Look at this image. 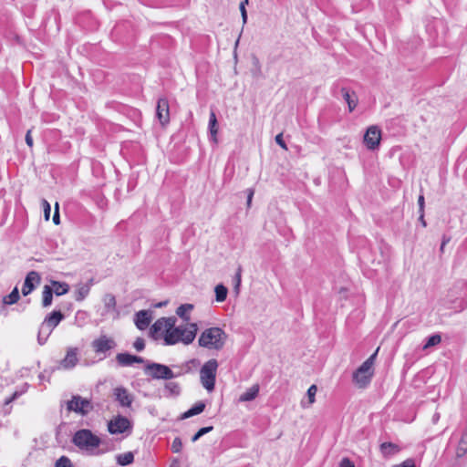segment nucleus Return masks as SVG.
<instances>
[{"mask_svg": "<svg viewBox=\"0 0 467 467\" xmlns=\"http://www.w3.org/2000/svg\"><path fill=\"white\" fill-rule=\"evenodd\" d=\"M176 321L174 317H161L151 326L150 333L155 337H161L167 346L192 343L198 331L197 324L188 323L187 326L176 327Z\"/></svg>", "mask_w": 467, "mask_h": 467, "instance_id": "nucleus-1", "label": "nucleus"}, {"mask_svg": "<svg viewBox=\"0 0 467 467\" xmlns=\"http://www.w3.org/2000/svg\"><path fill=\"white\" fill-rule=\"evenodd\" d=\"M227 334L220 327H213L204 329L198 339L200 347L210 350H221L226 342Z\"/></svg>", "mask_w": 467, "mask_h": 467, "instance_id": "nucleus-2", "label": "nucleus"}, {"mask_svg": "<svg viewBox=\"0 0 467 467\" xmlns=\"http://www.w3.org/2000/svg\"><path fill=\"white\" fill-rule=\"evenodd\" d=\"M72 443L81 451L90 454H97L96 451L99 447L101 440L90 430L81 429L74 433Z\"/></svg>", "mask_w": 467, "mask_h": 467, "instance_id": "nucleus-3", "label": "nucleus"}, {"mask_svg": "<svg viewBox=\"0 0 467 467\" xmlns=\"http://www.w3.org/2000/svg\"><path fill=\"white\" fill-rule=\"evenodd\" d=\"M379 352V348L376 351L367 358L360 367L353 373V381L359 388L367 387L374 375V363Z\"/></svg>", "mask_w": 467, "mask_h": 467, "instance_id": "nucleus-4", "label": "nucleus"}, {"mask_svg": "<svg viewBox=\"0 0 467 467\" xmlns=\"http://www.w3.org/2000/svg\"><path fill=\"white\" fill-rule=\"evenodd\" d=\"M218 367V361L211 358L200 369L201 384L209 392L214 389Z\"/></svg>", "mask_w": 467, "mask_h": 467, "instance_id": "nucleus-5", "label": "nucleus"}, {"mask_svg": "<svg viewBox=\"0 0 467 467\" xmlns=\"http://www.w3.org/2000/svg\"><path fill=\"white\" fill-rule=\"evenodd\" d=\"M67 410L84 417L94 410V405L89 399L73 395L71 400L67 402Z\"/></svg>", "mask_w": 467, "mask_h": 467, "instance_id": "nucleus-6", "label": "nucleus"}, {"mask_svg": "<svg viewBox=\"0 0 467 467\" xmlns=\"http://www.w3.org/2000/svg\"><path fill=\"white\" fill-rule=\"evenodd\" d=\"M145 374L155 379H171L176 377L172 370L166 365L149 362L144 368Z\"/></svg>", "mask_w": 467, "mask_h": 467, "instance_id": "nucleus-7", "label": "nucleus"}, {"mask_svg": "<svg viewBox=\"0 0 467 467\" xmlns=\"http://www.w3.org/2000/svg\"><path fill=\"white\" fill-rule=\"evenodd\" d=\"M117 346L116 341L106 335H101L98 338L94 339L91 343V347L95 353L105 354L108 351L115 348Z\"/></svg>", "mask_w": 467, "mask_h": 467, "instance_id": "nucleus-8", "label": "nucleus"}, {"mask_svg": "<svg viewBox=\"0 0 467 467\" xmlns=\"http://www.w3.org/2000/svg\"><path fill=\"white\" fill-rule=\"evenodd\" d=\"M364 143L369 150H375L379 147L381 140V130L378 126L372 125L367 129L364 135Z\"/></svg>", "mask_w": 467, "mask_h": 467, "instance_id": "nucleus-9", "label": "nucleus"}, {"mask_svg": "<svg viewBox=\"0 0 467 467\" xmlns=\"http://www.w3.org/2000/svg\"><path fill=\"white\" fill-rule=\"evenodd\" d=\"M130 428V422L126 417L117 416L108 424V430L111 434H120Z\"/></svg>", "mask_w": 467, "mask_h": 467, "instance_id": "nucleus-10", "label": "nucleus"}, {"mask_svg": "<svg viewBox=\"0 0 467 467\" xmlns=\"http://www.w3.org/2000/svg\"><path fill=\"white\" fill-rule=\"evenodd\" d=\"M40 275L36 271H30L26 278L22 287L23 296H28L36 287V285L40 283Z\"/></svg>", "mask_w": 467, "mask_h": 467, "instance_id": "nucleus-11", "label": "nucleus"}, {"mask_svg": "<svg viewBox=\"0 0 467 467\" xmlns=\"http://www.w3.org/2000/svg\"><path fill=\"white\" fill-rule=\"evenodd\" d=\"M115 400L122 407H130L133 402V396L124 387H117L113 389Z\"/></svg>", "mask_w": 467, "mask_h": 467, "instance_id": "nucleus-12", "label": "nucleus"}, {"mask_svg": "<svg viewBox=\"0 0 467 467\" xmlns=\"http://www.w3.org/2000/svg\"><path fill=\"white\" fill-rule=\"evenodd\" d=\"M78 362V348H69L67 350L65 358L60 361V368L63 369H72Z\"/></svg>", "mask_w": 467, "mask_h": 467, "instance_id": "nucleus-13", "label": "nucleus"}, {"mask_svg": "<svg viewBox=\"0 0 467 467\" xmlns=\"http://www.w3.org/2000/svg\"><path fill=\"white\" fill-rule=\"evenodd\" d=\"M116 360L120 367H130L134 363H144L143 358L131 355L130 353H119L116 356Z\"/></svg>", "mask_w": 467, "mask_h": 467, "instance_id": "nucleus-14", "label": "nucleus"}, {"mask_svg": "<svg viewBox=\"0 0 467 467\" xmlns=\"http://www.w3.org/2000/svg\"><path fill=\"white\" fill-rule=\"evenodd\" d=\"M150 320V315L146 310H140L135 315V325L140 330L146 329L149 327Z\"/></svg>", "mask_w": 467, "mask_h": 467, "instance_id": "nucleus-15", "label": "nucleus"}, {"mask_svg": "<svg viewBox=\"0 0 467 467\" xmlns=\"http://www.w3.org/2000/svg\"><path fill=\"white\" fill-rule=\"evenodd\" d=\"M63 318L64 315L60 311H53L45 317L42 324L53 330L63 320Z\"/></svg>", "mask_w": 467, "mask_h": 467, "instance_id": "nucleus-16", "label": "nucleus"}, {"mask_svg": "<svg viewBox=\"0 0 467 467\" xmlns=\"http://www.w3.org/2000/svg\"><path fill=\"white\" fill-rule=\"evenodd\" d=\"M379 450H380L381 454L385 458L391 457L400 451V446L393 442L381 443L379 446Z\"/></svg>", "mask_w": 467, "mask_h": 467, "instance_id": "nucleus-17", "label": "nucleus"}, {"mask_svg": "<svg viewBox=\"0 0 467 467\" xmlns=\"http://www.w3.org/2000/svg\"><path fill=\"white\" fill-rule=\"evenodd\" d=\"M344 100L348 106V109L351 112L357 106L358 98L355 92H350L347 88H341L340 89Z\"/></svg>", "mask_w": 467, "mask_h": 467, "instance_id": "nucleus-18", "label": "nucleus"}, {"mask_svg": "<svg viewBox=\"0 0 467 467\" xmlns=\"http://www.w3.org/2000/svg\"><path fill=\"white\" fill-rule=\"evenodd\" d=\"M260 387L258 384L253 385L251 388L246 389L240 397L239 401L240 402H246L254 400L259 393Z\"/></svg>", "mask_w": 467, "mask_h": 467, "instance_id": "nucleus-19", "label": "nucleus"}, {"mask_svg": "<svg viewBox=\"0 0 467 467\" xmlns=\"http://www.w3.org/2000/svg\"><path fill=\"white\" fill-rule=\"evenodd\" d=\"M92 285V279L89 280L88 284L78 285L75 291V299L77 301H83L90 292Z\"/></svg>", "mask_w": 467, "mask_h": 467, "instance_id": "nucleus-20", "label": "nucleus"}, {"mask_svg": "<svg viewBox=\"0 0 467 467\" xmlns=\"http://www.w3.org/2000/svg\"><path fill=\"white\" fill-rule=\"evenodd\" d=\"M194 308L192 304H182L176 309V315L183 321L189 322L191 319L190 313Z\"/></svg>", "mask_w": 467, "mask_h": 467, "instance_id": "nucleus-21", "label": "nucleus"}, {"mask_svg": "<svg viewBox=\"0 0 467 467\" xmlns=\"http://www.w3.org/2000/svg\"><path fill=\"white\" fill-rule=\"evenodd\" d=\"M205 409V403L202 402V401H199L197 403H195L191 409H189L187 411H185L181 419L184 420V419H188V418H191L192 416H195V415H198L200 413H202Z\"/></svg>", "mask_w": 467, "mask_h": 467, "instance_id": "nucleus-22", "label": "nucleus"}, {"mask_svg": "<svg viewBox=\"0 0 467 467\" xmlns=\"http://www.w3.org/2000/svg\"><path fill=\"white\" fill-rule=\"evenodd\" d=\"M169 103L166 99H160L156 106V117H169Z\"/></svg>", "mask_w": 467, "mask_h": 467, "instance_id": "nucleus-23", "label": "nucleus"}, {"mask_svg": "<svg viewBox=\"0 0 467 467\" xmlns=\"http://www.w3.org/2000/svg\"><path fill=\"white\" fill-rule=\"evenodd\" d=\"M103 303L106 314L116 312V298L111 294H106L103 297Z\"/></svg>", "mask_w": 467, "mask_h": 467, "instance_id": "nucleus-24", "label": "nucleus"}, {"mask_svg": "<svg viewBox=\"0 0 467 467\" xmlns=\"http://www.w3.org/2000/svg\"><path fill=\"white\" fill-rule=\"evenodd\" d=\"M116 462L120 466H127L134 462V454L131 451L118 454L116 456Z\"/></svg>", "mask_w": 467, "mask_h": 467, "instance_id": "nucleus-25", "label": "nucleus"}, {"mask_svg": "<svg viewBox=\"0 0 467 467\" xmlns=\"http://www.w3.org/2000/svg\"><path fill=\"white\" fill-rule=\"evenodd\" d=\"M52 331L53 330L47 327L46 325L41 324L37 334L38 343L40 345H44L47 342L49 336L51 335Z\"/></svg>", "mask_w": 467, "mask_h": 467, "instance_id": "nucleus-26", "label": "nucleus"}, {"mask_svg": "<svg viewBox=\"0 0 467 467\" xmlns=\"http://www.w3.org/2000/svg\"><path fill=\"white\" fill-rule=\"evenodd\" d=\"M53 289L49 285H45L42 292V306L47 307L52 304Z\"/></svg>", "mask_w": 467, "mask_h": 467, "instance_id": "nucleus-27", "label": "nucleus"}, {"mask_svg": "<svg viewBox=\"0 0 467 467\" xmlns=\"http://www.w3.org/2000/svg\"><path fill=\"white\" fill-rule=\"evenodd\" d=\"M51 288L57 296H63L68 292L69 285L67 283L53 281Z\"/></svg>", "mask_w": 467, "mask_h": 467, "instance_id": "nucleus-28", "label": "nucleus"}, {"mask_svg": "<svg viewBox=\"0 0 467 467\" xmlns=\"http://www.w3.org/2000/svg\"><path fill=\"white\" fill-rule=\"evenodd\" d=\"M218 129H219V126H218V122H217V119H210V122H209V133H210V140L213 142V143H217V133H218Z\"/></svg>", "mask_w": 467, "mask_h": 467, "instance_id": "nucleus-29", "label": "nucleus"}, {"mask_svg": "<svg viewBox=\"0 0 467 467\" xmlns=\"http://www.w3.org/2000/svg\"><path fill=\"white\" fill-rule=\"evenodd\" d=\"M20 298L18 288L16 286L12 292L3 298V302L5 305L16 304Z\"/></svg>", "mask_w": 467, "mask_h": 467, "instance_id": "nucleus-30", "label": "nucleus"}, {"mask_svg": "<svg viewBox=\"0 0 467 467\" xmlns=\"http://www.w3.org/2000/svg\"><path fill=\"white\" fill-rule=\"evenodd\" d=\"M214 292L217 302H223L226 299L228 290L223 285H217L214 288Z\"/></svg>", "mask_w": 467, "mask_h": 467, "instance_id": "nucleus-31", "label": "nucleus"}, {"mask_svg": "<svg viewBox=\"0 0 467 467\" xmlns=\"http://www.w3.org/2000/svg\"><path fill=\"white\" fill-rule=\"evenodd\" d=\"M165 391L167 392L166 395L177 396L180 394L181 388H180L179 384L176 382H167L165 384Z\"/></svg>", "mask_w": 467, "mask_h": 467, "instance_id": "nucleus-32", "label": "nucleus"}, {"mask_svg": "<svg viewBox=\"0 0 467 467\" xmlns=\"http://www.w3.org/2000/svg\"><path fill=\"white\" fill-rule=\"evenodd\" d=\"M441 341V337L439 334L432 335L429 337L423 345V349H427L431 347H434L438 344H440Z\"/></svg>", "mask_w": 467, "mask_h": 467, "instance_id": "nucleus-33", "label": "nucleus"}, {"mask_svg": "<svg viewBox=\"0 0 467 467\" xmlns=\"http://www.w3.org/2000/svg\"><path fill=\"white\" fill-rule=\"evenodd\" d=\"M467 452V435H462L457 448V456L462 457Z\"/></svg>", "mask_w": 467, "mask_h": 467, "instance_id": "nucleus-34", "label": "nucleus"}, {"mask_svg": "<svg viewBox=\"0 0 467 467\" xmlns=\"http://www.w3.org/2000/svg\"><path fill=\"white\" fill-rule=\"evenodd\" d=\"M54 467H74V464L67 456L63 455L56 461Z\"/></svg>", "mask_w": 467, "mask_h": 467, "instance_id": "nucleus-35", "label": "nucleus"}, {"mask_svg": "<svg viewBox=\"0 0 467 467\" xmlns=\"http://www.w3.org/2000/svg\"><path fill=\"white\" fill-rule=\"evenodd\" d=\"M213 429V426H209V427H203V428H201L192 437V442H195L197 441L202 435L212 431Z\"/></svg>", "mask_w": 467, "mask_h": 467, "instance_id": "nucleus-36", "label": "nucleus"}, {"mask_svg": "<svg viewBox=\"0 0 467 467\" xmlns=\"http://www.w3.org/2000/svg\"><path fill=\"white\" fill-rule=\"evenodd\" d=\"M182 448V440H181V438L176 437V438L173 440L172 443H171V451H172L173 452H175V453H178V452H180V451H181Z\"/></svg>", "mask_w": 467, "mask_h": 467, "instance_id": "nucleus-37", "label": "nucleus"}, {"mask_svg": "<svg viewBox=\"0 0 467 467\" xmlns=\"http://www.w3.org/2000/svg\"><path fill=\"white\" fill-rule=\"evenodd\" d=\"M253 63L254 68L252 70V74L254 77H259L261 75V66L258 58L256 57H253Z\"/></svg>", "mask_w": 467, "mask_h": 467, "instance_id": "nucleus-38", "label": "nucleus"}, {"mask_svg": "<svg viewBox=\"0 0 467 467\" xmlns=\"http://www.w3.org/2000/svg\"><path fill=\"white\" fill-rule=\"evenodd\" d=\"M42 207L44 210L45 219L47 221H48L49 217H50L51 206H50L49 202L45 199L42 200Z\"/></svg>", "mask_w": 467, "mask_h": 467, "instance_id": "nucleus-39", "label": "nucleus"}, {"mask_svg": "<svg viewBox=\"0 0 467 467\" xmlns=\"http://www.w3.org/2000/svg\"><path fill=\"white\" fill-rule=\"evenodd\" d=\"M317 388L316 385H311L309 389H307V396L309 399V404L314 403L315 401V396L317 394Z\"/></svg>", "mask_w": 467, "mask_h": 467, "instance_id": "nucleus-40", "label": "nucleus"}, {"mask_svg": "<svg viewBox=\"0 0 467 467\" xmlns=\"http://www.w3.org/2000/svg\"><path fill=\"white\" fill-rule=\"evenodd\" d=\"M241 277H242V267L239 266L237 271H236V274L234 275V289L238 292L239 290V286L241 285Z\"/></svg>", "mask_w": 467, "mask_h": 467, "instance_id": "nucleus-41", "label": "nucleus"}, {"mask_svg": "<svg viewBox=\"0 0 467 467\" xmlns=\"http://www.w3.org/2000/svg\"><path fill=\"white\" fill-rule=\"evenodd\" d=\"M133 347L137 351H142L145 348V341L142 337H138L133 343Z\"/></svg>", "mask_w": 467, "mask_h": 467, "instance_id": "nucleus-42", "label": "nucleus"}, {"mask_svg": "<svg viewBox=\"0 0 467 467\" xmlns=\"http://www.w3.org/2000/svg\"><path fill=\"white\" fill-rule=\"evenodd\" d=\"M392 467H416L415 460L409 458L400 464H395Z\"/></svg>", "mask_w": 467, "mask_h": 467, "instance_id": "nucleus-43", "label": "nucleus"}, {"mask_svg": "<svg viewBox=\"0 0 467 467\" xmlns=\"http://www.w3.org/2000/svg\"><path fill=\"white\" fill-rule=\"evenodd\" d=\"M275 142L282 147L285 150H287L286 144L285 140H283V133H279L275 136Z\"/></svg>", "mask_w": 467, "mask_h": 467, "instance_id": "nucleus-44", "label": "nucleus"}, {"mask_svg": "<svg viewBox=\"0 0 467 467\" xmlns=\"http://www.w3.org/2000/svg\"><path fill=\"white\" fill-rule=\"evenodd\" d=\"M53 223L57 225L59 224V223H60V217H59V212H58V202H56V204H55Z\"/></svg>", "mask_w": 467, "mask_h": 467, "instance_id": "nucleus-45", "label": "nucleus"}, {"mask_svg": "<svg viewBox=\"0 0 467 467\" xmlns=\"http://www.w3.org/2000/svg\"><path fill=\"white\" fill-rule=\"evenodd\" d=\"M239 9L242 16L243 25H245L247 23V11L246 7L244 6V5H239Z\"/></svg>", "mask_w": 467, "mask_h": 467, "instance_id": "nucleus-46", "label": "nucleus"}, {"mask_svg": "<svg viewBox=\"0 0 467 467\" xmlns=\"http://www.w3.org/2000/svg\"><path fill=\"white\" fill-rule=\"evenodd\" d=\"M339 467H355V465L348 458H343L339 463Z\"/></svg>", "mask_w": 467, "mask_h": 467, "instance_id": "nucleus-47", "label": "nucleus"}, {"mask_svg": "<svg viewBox=\"0 0 467 467\" xmlns=\"http://www.w3.org/2000/svg\"><path fill=\"white\" fill-rule=\"evenodd\" d=\"M424 204H425L424 196H423V194H420L418 198L419 212H421V213L424 212Z\"/></svg>", "mask_w": 467, "mask_h": 467, "instance_id": "nucleus-48", "label": "nucleus"}, {"mask_svg": "<svg viewBox=\"0 0 467 467\" xmlns=\"http://www.w3.org/2000/svg\"><path fill=\"white\" fill-rule=\"evenodd\" d=\"M26 143L32 148L33 147V138L31 136V130H28L26 134Z\"/></svg>", "mask_w": 467, "mask_h": 467, "instance_id": "nucleus-49", "label": "nucleus"}, {"mask_svg": "<svg viewBox=\"0 0 467 467\" xmlns=\"http://www.w3.org/2000/svg\"><path fill=\"white\" fill-rule=\"evenodd\" d=\"M253 195H254V190L249 189V192H248V196H247V205L248 206H250V204H251Z\"/></svg>", "mask_w": 467, "mask_h": 467, "instance_id": "nucleus-50", "label": "nucleus"}, {"mask_svg": "<svg viewBox=\"0 0 467 467\" xmlns=\"http://www.w3.org/2000/svg\"><path fill=\"white\" fill-rule=\"evenodd\" d=\"M167 304H168L167 300L161 301V302H159V303L155 304L154 307L161 308V307H163V306H167Z\"/></svg>", "mask_w": 467, "mask_h": 467, "instance_id": "nucleus-51", "label": "nucleus"}, {"mask_svg": "<svg viewBox=\"0 0 467 467\" xmlns=\"http://www.w3.org/2000/svg\"><path fill=\"white\" fill-rule=\"evenodd\" d=\"M420 213V218L419 220L420 221V223H422V225L425 227L426 226V222L424 220V212L421 213V212H419Z\"/></svg>", "mask_w": 467, "mask_h": 467, "instance_id": "nucleus-52", "label": "nucleus"}, {"mask_svg": "<svg viewBox=\"0 0 467 467\" xmlns=\"http://www.w3.org/2000/svg\"><path fill=\"white\" fill-rule=\"evenodd\" d=\"M160 120H161V125L165 126V125H167L169 123L170 119L169 118L160 119Z\"/></svg>", "mask_w": 467, "mask_h": 467, "instance_id": "nucleus-53", "label": "nucleus"}, {"mask_svg": "<svg viewBox=\"0 0 467 467\" xmlns=\"http://www.w3.org/2000/svg\"><path fill=\"white\" fill-rule=\"evenodd\" d=\"M249 3V0H243L241 1L240 5H244V6H246V5H248Z\"/></svg>", "mask_w": 467, "mask_h": 467, "instance_id": "nucleus-54", "label": "nucleus"}, {"mask_svg": "<svg viewBox=\"0 0 467 467\" xmlns=\"http://www.w3.org/2000/svg\"><path fill=\"white\" fill-rule=\"evenodd\" d=\"M210 117H212V118H214V117H215V114H214V112H213V111H211Z\"/></svg>", "mask_w": 467, "mask_h": 467, "instance_id": "nucleus-55", "label": "nucleus"}, {"mask_svg": "<svg viewBox=\"0 0 467 467\" xmlns=\"http://www.w3.org/2000/svg\"><path fill=\"white\" fill-rule=\"evenodd\" d=\"M445 245V242L442 243L441 246V249L442 250L443 249V246Z\"/></svg>", "mask_w": 467, "mask_h": 467, "instance_id": "nucleus-56", "label": "nucleus"}, {"mask_svg": "<svg viewBox=\"0 0 467 467\" xmlns=\"http://www.w3.org/2000/svg\"><path fill=\"white\" fill-rule=\"evenodd\" d=\"M171 467H178L177 465L175 464H171Z\"/></svg>", "mask_w": 467, "mask_h": 467, "instance_id": "nucleus-57", "label": "nucleus"}]
</instances>
